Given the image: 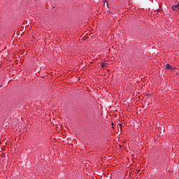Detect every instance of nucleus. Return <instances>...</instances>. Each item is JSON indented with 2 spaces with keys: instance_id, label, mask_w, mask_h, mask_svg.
<instances>
[{
  "instance_id": "f03ea898",
  "label": "nucleus",
  "mask_w": 179,
  "mask_h": 179,
  "mask_svg": "<svg viewBox=\"0 0 179 179\" xmlns=\"http://www.w3.org/2000/svg\"><path fill=\"white\" fill-rule=\"evenodd\" d=\"M108 64H110V62H108V61L104 62L101 64V68H107V65H108Z\"/></svg>"
},
{
  "instance_id": "7ed1b4c3",
  "label": "nucleus",
  "mask_w": 179,
  "mask_h": 179,
  "mask_svg": "<svg viewBox=\"0 0 179 179\" xmlns=\"http://www.w3.org/2000/svg\"><path fill=\"white\" fill-rule=\"evenodd\" d=\"M176 8H177L178 9H179V5H177V6H176Z\"/></svg>"
},
{
  "instance_id": "f257e3e1",
  "label": "nucleus",
  "mask_w": 179,
  "mask_h": 179,
  "mask_svg": "<svg viewBox=\"0 0 179 179\" xmlns=\"http://www.w3.org/2000/svg\"><path fill=\"white\" fill-rule=\"evenodd\" d=\"M165 69H166L167 71H173V66H171L170 65V64H166L165 66Z\"/></svg>"
}]
</instances>
